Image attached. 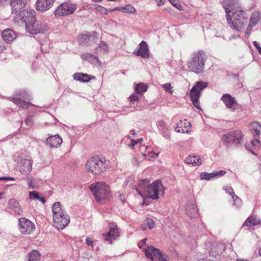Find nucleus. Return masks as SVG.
I'll list each match as a JSON object with an SVG mask.
<instances>
[{
    "label": "nucleus",
    "instance_id": "412c9836",
    "mask_svg": "<svg viewBox=\"0 0 261 261\" xmlns=\"http://www.w3.org/2000/svg\"><path fill=\"white\" fill-rule=\"evenodd\" d=\"M2 37L5 41L9 43L16 38V34L12 30L8 29L3 31Z\"/></svg>",
    "mask_w": 261,
    "mask_h": 261
},
{
    "label": "nucleus",
    "instance_id": "9b49d317",
    "mask_svg": "<svg viewBox=\"0 0 261 261\" xmlns=\"http://www.w3.org/2000/svg\"><path fill=\"white\" fill-rule=\"evenodd\" d=\"M36 13L34 10H28L27 9L20 11L15 16V19L17 21H21L25 24V27L28 23L32 21H35Z\"/></svg>",
    "mask_w": 261,
    "mask_h": 261
},
{
    "label": "nucleus",
    "instance_id": "bf43d9fd",
    "mask_svg": "<svg viewBox=\"0 0 261 261\" xmlns=\"http://www.w3.org/2000/svg\"><path fill=\"white\" fill-rule=\"evenodd\" d=\"M164 4V3L162 0H158L157 5L158 6H162Z\"/></svg>",
    "mask_w": 261,
    "mask_h": 261
},
{
    "label": "nucleus",
    "instance_id": "72a5a7b5",
    "mask_svg": "<svg viewBox=\"0 0 261 261\" xmlns=\"http://www.w3.org/2000/svg\"><path fill=\"white\" fill-rule=\"evenodd\" d=\"M122 11L129 14H134L136 12V9L133 5H127L122 7Z\"/></svg>",
    "mask_w": 261,
    "mask_h": 261
},
{
    "label": "nucleus",
    "instance_id": "3c124183",
    "mask_svg": "<svg viewBox=\"0 0 261 261\" xmlns=\"http://www.w3.org/2000/svg\"><path fill=\"white\" fill-rule=\"evenodd\" d=\"M256 143L259 144V145H261L260 142L258 140V139H255L254 140H252L251 141V144L253 146H255Z\"/></svg>",
    "mask_w": 261,
    "mask_h": 261
},
{
    "label": "nucleus",
    "instance_id": "f3484780",
    "mask_svg": "<svg viewBox=\"0 0 261 261\" xmlns=\"http://www.w3.org/2000/svg\"><path fill=\"white\" fill-rule=\"evenodd\" d=\"M134 54L143 58H148L149 57V54L147 43L144 41H142L139 44V48L134 51Z\"/></svg>",
    "mask_w": 261,
    "mask_h": 261
},
{
    "label": "nucleus",
    "instance_id": "37998d69",
    "mask_svg": "<svg viewBox=\"0 0 261 261\" xmlns=\"http://www.w3.org/2000/svg\"><path fill=\"white\" fill-rule=\"evenodd\" d=\"M214 177L215 176H221L226 174V171L224 170H220L218 172H213Z\"/></svg>",
    "mask_w": 261,
    "mask_h": 261
},
{
    "label": "nucleus",
    "instance_id": "603ef678",
    "mask_svg": "<svg viewBox=\"0 0 261 261\" xmlns=\"http://www.w3.org/2000/svg\"><path fill=\"white\" fill-rule=\"evenodd\" d=\"M99 5L97 4H93L91 6L90 8L93 10H97Z\"/></svg>",
    "mask_w": 261,
    "mask_h": 261
},
{
    "label": "nucleus",
    "instance_id": "680f3d73",
    "mask_svg": "<svg viewBox=\"0 0 261 261\" xmlns=\"http://www.w3.org/2000/svg\"><path fill=\"white\" fill-rule=\"evenodd\" d=\"M128 147H131L132 148H134V147L135 146V143L132 142L131 144H129L128 145Z\"/></svg>",
    "mask_w": 261,
    "mask_h": 261
},
{
    "label": "nucleus",
    "instance_id": "c9c22d12",
    "mask_svg": "<svg viewBox=\"0 0 261 261\" xmlns=\"http://www.w3.org/2000/svg\"><path fill=\"white\" fill-rule=\"evenodd\" d=\"M200 179L202 180H210V179L214 177L213 173H207L203 172L200 174Z\"/></svg>",
    "mask_w": 261,
    "mask_h": 261
},
{
    "label": "nucleus",
    "instance_id": "7c9ffc66",
    "mask_svg": "<svg viewBox=\"0 0 261 261\" xmlns=\"http://www.w3.org/2000/svg\"><path fill=\"white\" fill-rule=\"evenodd\" d=\"M29 199L31 200H38L42 202L43 203H44L45 202V200L44 198L41 197L40 196V194L36 191H31L29 193ZM41 195V194H40Z\"/></svg>",
    "mask_w": 261,
    "mask_h": 261
},
{
    "label": "nucleus",
    "instance_id": "338daca9",
    "mask_svg": "<svg viewBox=\"0 0 261 261\" xmlns=\"http://www.w3.org/2000/svg\"><path fill=\"white\" fill-rule=\"evenodd\" d=\"M5 49V47L4 46H1L0 45V52L3 51Z\"/></svg>",
    "mask_w": 261,
    "mask_h": 261
},
{
    "label": "nucleus",
    "instance_id": "2eb2a0df",
    "mask_svg": "<svg viewBox=\"0 0 261 261\" xmlns=\"http://www.w3.org/2000/svg\"><path fill=\"white\" fill-rule=\"evenodd\" d=\"M261 19V13L259 11H254L251 15L249 23L247 27V31L245 36L248 37L251 32L252 28L256 25Z\"/></svg>",
    "mask_w": 261,
    "mask_h": 261
},
{
    "label": "nucleus",
    "instance_id": "9d476101",
    "mask_svg": "<svg viewBox=\"0 0 261 261\" xmlns=\"http://www.w3.org/2000/svg\"><path fill=\"white\" fill-rule=\"evenodd\" d=\"M25 28L27 31L30 34L36 35L45 31L46 30L47 25L44 23L37 21L35 18V21L28 23Z\"/></svg>",
    "mask_w": 261,
    "mask_h": 261
},
{
    "label": "nucleus",
    "instance_id": "f257e3e1",
    "mask_svg": "<svg viewBox=\"0 0 261 261\" xmlns=\"http://www.w3.org/2000/svg\"><path fill=\"white\" fill-rule=\"evenodd\" d=\"M223 7L230 28L237 32L243 30L246 26L248 15L242 6L233 0H225Z\"/></svg>",
    "mask_w": 261,
    "mask_h": 261
},
{
    "label": "nucleus",
    "instance_id": "f704fd0d",
    "mask_svg": "<svg viewBox=\"0 0 261 261\" xmlns=\"http://www.w3.org/2000/svg\"><path fill=\"white\" fill-rule=\"evenodd\" d=\"M147 90V86L143 84V83H139L137 85H136L135 87V91L138 94H141L143 92H145Z\"/></svg>",
    "mask_w": 261,
    "mask_h": 261
},
{
    "label": "nucleus",
    "instance_id": "a211bd4d",
    "mask_svg": "<svg viewBox=\"0 0 261 261\" xmlns=\"http://www.w3.org/2000/svg\"><path fill=\"white\" fill-rule=\"evenodd\" d=\"M54 0H37L36 9L41 12L49 10L53 5Z\"/></svg>",
    "mask_w": 261,
    "mask_h": 261
},
{
    "label": "nucleus",
    "instance_id": "1a4fd4ad",
    "mask_svg": "<svg viewBox=\"0 0 261 261\" xmlns=\"http://www.w3.org/2000/svg\"><path fill=\"white\" fill-rule=\"evenodd\" d=\"M144 251L146 257L150 258L152 261H168L166 255H163L159 249L152 246L148 247Z\"/></svg>",
    "mask_w": 261,
    "mask_h": 261
},
{
    "label": "nucleus",
    "instance_id": "09e8293b",
    "mask_svg": "<svg viewBox=\"0 0 261 261\" xmlns=\"http://www.w3.org/2000/svg\"><path fill=\"white\" fill-rule=\"evenodd\" d=\"M158 125L159 127H162L163 128L166 127L165 122L163 120H160L158 123Z\"/></svg>",
    "mask_w": 261,
    "mask_h": 261
},
{
    "label": "nucleus",
    "instance_id": "b1692460",
    "mask_svg": "<svg viewBox=\"0 0 261 261\" xmlns=\"http://www.w3.org/2000/svg\"><path fill=\"white\" fill-rule=\"evenodd\" d=\"M186 214L191 218L196 216L198 214V210L194 202L188 203L186 207Z\"/></svg>",
    "mask_w": 261,
    "mask_h": 261
},
{
    "label": "nucleus",
    "instance_id": "13d9d810",
    "mask_svg": "<svg viewBox=\"0 0 261 261\" xmlns=\"http://www.w3.org/2000/svg\"><path fill=\"white\" fill-rule=\"evenodd\" d=\"M253 45H254V46H255L256 48H258V47H259V46H259V43H258L257 42H256V41H254V42H253Z\"/></svg>",
    "mask_w": 261,
    "mask_h": 261
},
{
    "label": "nucleus",
    "instance_id": "473e14b6",
    "mask_svg": "<svg viewBox=\"0 0 261 261\" xmlns=\"http://www.w3.org/2000/svg\"><path fill=\"white\" fill-rule=\"evenodd\" d=\"M40 254L38 251L33 250L29 254V261H40Z\"/></svg>",
    "mask_w": 261,
    "mask_h": 261
},
{
    "label": "nucleus",
    "instance_id": "c756f323",
    "mask_svg": "<svg viewBox=\"0 0 261 261\" xmlns=\"http://www.w3.org/2000/svg\"><path fill=\"white\" fill-rule=\"evenodd\" d=\"M12 101L19 107L27 108L32 104L30 102L22 100L19 98H12Z\"/></svg>",
    "mask_w": 261,
    "mask_h": 261
},
{
    "label": "nucleus",
    "instance_id": "ea45409f",
    "mask_svg": "<svg viewBox=\"0 0 261 261\" xmlns=\"http://www.w3.org/2000/svg\"><path fill=\"white\" fill-rule=\"evenodd\" d=\"M26 181L29 189H33L35 188V184L33 183V180L31 178H27Z\"/></svg>",
    "mask_w": 261,
    "mask_h": 261
},
{
    "label": "nucleus",
    "instance_id": "4d7b16f0",
    "mask_svg": "<svg viewBox=\"0 0 261 261\" xmlns=\"http://www.w3.org/2000/svg\"><path fill=\"white\" fill-rule=\"evenodd\" d=\"M120 199L123 202H125V196L124 195L120 194L119 195Z\"/></svg>",
    "mask_w": 261,
    "mask_h": 261
},
{
    "label": "nucleus",
    "instance_id": "8fccbe9b",
    "mask_svg": "<svg viewBox=\"0 0 261 261\" xmlns=\"http://www.w3.org/2000/svg\"><path fill=\"white\" fill-rule=\"evenodd\" d=\"M147 241L146 239L142 240L141 242H140L138 244V246L140 248H141L142 247V246L144 245L146 243V241Z\"/></svg>",
    "mask_w": 261,
    "mask_h": 261
},
{
    "label": "nucleus",
    "instance_id": "de8ad7c7",
    "mask_svg": "<svg viewBox=\"0 0 261 261\" xmlns=\"http://www.w3.org/2000/svg\"><path fill=\"white\" fill-rule=\"evenodd\" d=\"M86 242L87 245L93 247V241L90 238H87L86 239Z\"/></svg>",
    "mask_w": 261,
    "mask_h": 261
},
{
    "label": "nucleus",
    "instance_id": "20e7f679",
    "mask_svg": "<svg viewBox=\"0 0 261 261\" xmlns=\"http://www.w3.org/2000/svg\"><path fill=\"white\" fill-rule=\"evenodd\" d=\"M207 56L204 51L198 50L194 52L188 62V67L192 71L201 73L204 71Z\"/></svg>",
    "mask_w": 261,
    "mask_h": 261
},
{
    "label": "nucleus",
    "instance_id": "cd10ccee",
    "mask_svg": "<svg viewBox=\"0 0 261 261\" xmlns=\"http://www.w3.org/2000/svg\"><path fill=\"white\" fill-rule=\"evenodd\" d=\"M52 211L53 213V217H55V219L58 220V216H61V214L63 215V213L64 212L61 209L60 203L56 202L54 203L52 206Z\"/></svg>",
    "mask_w": 261,
    "mask_h": 261
},
{
    "label": "nucleus",
    "instance_id": "0e129e2a",
    "mask_svg": "<svg viewBox=\"0 0 261 261\" xmlns=\"http://www.w3.org/2000/svg\"><path fill=\"white\" fill-rule=\"evenodd\" d=\"M197 261H211L210 259H207V258H202V259H200Z\"/></svg>",
    "mask_w": 261,
    "mask_h": 261
},
{
    "label": "nucleus",
    "instance_id": "6ab92c4d",
    "mask_svg": "<svg viewBox=\"0 0 261 261\" xmlns=\"http://www.w3.org/2000/svg\"><path fill=\"white\" fill-rule=\"evenodd\" d=\"M27 3V0H10L12 13H16L24 8Z\"/></svg>",
    "mask_w": 261,
    "mask_h": 261
},
{
    "label": "nucleus",
    "instance_id": "49530a36",
    "mask_svg": "<svg viewBox=\"0 0 261 261\" xmlns=\"http://www.w3.org/2000/svg\"><path fill=\"white\" fill-rule=\"evenodd\" d=\"M172 5L179 10L181 11L182 9V6H181V5L180 4L177 3L176 1L175 2H174V3H173Z\"/></svg>",
    "mask_w": 261,
    "mask_h": 261
},
{
    "label": "nucleus",
    "instance_id": "423d86ee",
    "mask_svg": "<svg viewBox=\"0 0 261 261\" xmlns=\"http://www.w3.org/2000/svg\"><path fill=\"white\" fill-rule=\"evenodd\" d=\"M90 189L93 193L97 201L107 199L110 195L109 187L103 182H97L91 185L90 186Z\"/></svg>",
    "mask_w": 261,
    "mask_h": 261
},
{
    "label": "nucleus",
    "instance_id": "7ed1b4c3",
    "mask_svg": "<svg viewBox=\"0 0 261 261\" xmlns=\"http://www.w3.org/2000/svg\"><path fill=\"white\" fill-rule=\"evenodd\" d=\"M108 168V164L105 158L99 156H94L90 158L85 165L86 171L93 174H102Z\"/></svg>",
    "mask_w": 261,
    "mask_h": 261
},
{
    "label": "nucleus",
    "instance_id": "5701e85b",
    "mask_svg": "<svg viewBox=\"0 0 261 261\" xmlns=\"http://www.w3.org/2000/svg\"><path fill=\"white\" fill-rule=\"evenodd\" d=\"M62 142V139L59 135L50 136L47 139L46 143L50 147H58Z\"/></svg>",
    "mask_w": 261,
    "mask_h": 261
},
{
    "label": "nucleus",
    "instance_id": "6e6552de",
    "mask_svg": "<svg viewBox=\"0 0 261 261\" xmlns=\"http://www.w3.org/2000/svg\"><path fill=\"white\" fill-rule=\"evenodd\" d=\"M207 86V83L204 82H198L196 86L193 87L191 90L190 95L192 103L198 109H201L198 102L201 91Z\"/></svg>",
    "mask_w": 261,
    "mask_h": 261
},
{
    "label": "nucleus",
    "instance_id": "ddd939ff",
    "mask_svg": "<svg viewBox=\"0 0 261 261\" xmlns=\"http://www.w3.org/2000/svg\"><path fill=\"white\" fill-rule=\"evenodd\" d=\"M19 230L22 233L30 234L35 228V225L29 220L25 218L19 220Z\"/></svg>",
    "mask_w": 261,
    "mask_h": 261
},
{
    "label": "nucleus",
    "instance_id": "bb28decb",
    "mask_svg": "<svg viewBox=\"0 0 261 261\" xmlns=\"http://www.w3.org/2000/svg\"><path fill=\"white\" fill-rule=\"evenodd\" d=\"M74 80L80 81L83 82H88L91 79H95L94 76H90L89 75L86 73H75L73 75Z\"/></svg>",
    "mask_w": 261,
    "mask_h": 261
},
{
    "label": "nucleus",
    "instance_id": "4be33fe9",
    "mask_svg": "<svg viewBox=\"0 0 261 261\" xmlns=\"http://www.w3.org/2000/svg\"><path fill=\"white\" fill-rule=\"evenodd\" d=\"M119 232L118 228H111L109 232L106 234H102V238L103 240L108 241L110 243H112V240L115 239L116 237H118Z\"/></svg>",
    "mask_w": 261,
    "mask_h": 261
},
{
    "label": "nucleus",
    "instance_id": "f03ea898",
    "mask_svg": "<svg viewBox=\"0 0 261 261\" xmlns=\"http://www.w3.org/2000/svg\"><path fill=\"white\" fill-rule=\"evenodd\" d=\"M164 187L160 180H157L151 184H149L147 179L140 180L136 191L143 197H148L152 199L159 198V193L164 190Z\"/></svg>",
    "mask_w": 261,
    "mask_h": 261
},
{
    "label": "nucleus",
    "instance_id": "0eeeda50",
    "mask_svg": "<svg viewBox=\"0 0 261 261\" xmlns=\"http://www.w3.org/2000/svg\"><path fill=\"white\" fill-rule=\"evenodd\" d=\"M205 249L210 256L216 258L223 253L225 246L219 242H208L205 244Z\"/></svg>",
    "mask_w": 261,
    "mask_h": 261
},
{
    "label": "nucleus",
    "instance_id": "dca6fc26",
    "mask_svg": "<svg viewBox=\"0 0 261 261\" xmlns=\"http://www.w3.org/2000/svg\"><path fill=\"white\" fill-rule=\"evenodd\" d=\"M57 217L58 220L55 219V217L54 218V222L55 226L58 229H63L70 222L69 216L66 212L63 213V215L61 214V216Z\"/></svg>",
    "mask_w": 261,
    "mask_h": 261
},
{
    "label": "nucleus",
    "instance_id": "052dcab7",
    "mask_svg": "<svg viewBox=\"0 0 261 261\" xmlns=\"http://www.w3.org/2000/svg\"><path fill=\"white\" fill-rule=\"evenodd\" d=\"M25 123H27L28 125H30V123L31 122V120L30 118H27L25 120Z\"/></svg>",
    "mask_w": 261,
    "mask_h": 261
},
{
    "label": "nucleus",
    "instance_id": "c03bdc74",
    "mask_svg": "<svg viewBox=\"0 0 261 261\" xmlns=\"http://www.w3.org/2000/svg\"><path fill=\"white\" fill-rule=\"evenodd\" d=\"M147 225L150 229H152L154 226V223L151 219L148 218L147 219Z\"/></svg>",
    "mask_w": 261,
    "mask_h": 261
},
{
    "label": "nucleus",
    "instance_id": "69168bd1",
    "mask_svg": "<svg viewBox=\"0 0 261 261\" xmlns=\"http://www.w3.org/2000/svg\"><path fill=\"white\" fill-rule=\"evenodd\" d=\"M114 11H116V10H117V11H122V7H121V8H115L114 9Z\"/></svg>",
    "mask_w": 261,
    "mask_h": 261
},
{
    "label": "nucleus",
    "instance_id": "e433bc0d",
    "mask_svg": "<svg viewBox=\"0 0 261 261\" xmlns=\"http://www.w3.org/2000/svg\"><path fill=\"white\" fill-rule=\"evenodd\" d=\"M90 36L89 35H87L86 34H82L80 35L79 37V40L80 42L85 44L89 42L90 40Z\"/></svg>",
    "mask_w": 261,
    "mask_h": 261
},
{
    "label": "nucleus",
    "instance_id": "a878e982",
    "mask_svg": "<svg viewBox=\"0 0 261 261\" xmlns=\"http://www.w3.org/2000/svg\"><path fill=\"white\" fill-rule=\"evenodd\" d=\"M185 163L188 164L199 166L201 164L202 161L199 156L190 155L189 157L185 160Z\"/></svg>",
    "mask_w": 261,
    "mask_h": 261
},
{
    "label": "nucleus",
    "instance_id": "f8f14e48",
    "mask_svg": "<svg viewBox=\"0 0 261 261\" xmlns=\"http://www.w3.org/2000/svg\"><path fill=\"white\" fill-rule=\"evenodd\" d=\"M74 5L67 3L61 4L56 10L55 15L57 16H61L71 14L76 10Z\"/></svg>",
    "mask_w": 261,
    "mask_h": 261
},
{
    "label": "nucleus",
    "instance_id": "864d4df0",
    "mask_svg": "<svg viewBox=\"0 0 261 261\" xmlns=\"http://www.w3.org/2000/svg\"><path fill=\"white\" fill-rule=\"evenodd\" d=\"M132 163L134 165H139V161L137 160V159L135 157L133 158Z\"/></svg>",
    "mask_w": 261,
    "mask_h": 261
},
{
    "label": "nucleus",
    "instance_id": "a19ab883",
    "mask_svg": "<svg viewBox=\"0 0 261 261\" xmlns=\"http://www.w3.org/2000/svg\"><path fill=\"white\" fill-rule=\"evenodd\" d=\"M97 11L102 14L107 15L108 14L107 9L100 5H99Z\"/></svg>",
    "mask_w": 261,
    "mask_h": 261
},
{
    "label": "nucleus",
    "instance_id": "79ce46f5",
    "mask_svg": "<svg viewBox=\"0 0 261 261\" xmlns=\"http://www.w3.org/2000/svg\"><path fill=\"white\" fill-rule=\"evenodd\" d=\"M98 47L101 48L105 51H108L109 50L108 44L104 41H101L100 42Z\"/></svg>",
    "mask_w": 261,
    "mask_h": 261
},
{
    "label": "nucleus",
    "instance_id": "aec40b11",
    "mask_svg": "<svg viewBox=\"0 0 261 261\" xmlns=\"http://www.w3.org/2000/svg\"><path fill=\"white\" fill-rule=\"evenodd\" d=\"M32 161L29 159L22 160L20 163V171L24 175L28 174L32 170Z\"/></svg>",
    "mask_w": 261,
    "mask_h": 261
},
{
    "label": "nucleus",
    "instance_id": "58836bf2",
    "mask_svg": "<svg viewBox=\"0 0 261 261\" xmlns=\"http://www.w3.org/2000/svg\"><path fill=\"white\" fill-rule=\"evenodd\" d=\"M163 87L165 89V90L167 92H168L170 94H172L173 91L172 89V87L170 84L167 83L163 85Z\"/></svg>",
    "mask_w": 261,
    "mask_h": 261
},
{
    "label": "nucleus",
    "instance_id": "a18cd8bd",
    "mask_svg": "<svg viewBox=\"0 0 261 261\" xmlns=\"http://www.w3.org/2000/svg\"><path fill=\"white\" fill-rule=\"evenodd\" d=\"M130 101L133 103L134 101H138L139 100V97L136 94H132L129 97Z\"/></svg>",
    "mask_w": 261,
    "mask_h": 261
},
{
    "label": "nucleus",
    "instance_id": "39448f33",
    "mask_svg": "<svg viewBox=\"0 0 261 261\" xmlns=\"http://www.w3.org/2000/svg\"><path fill=\"white\" fill-rule=\"evenodd\" d=\"M243 137V135L240 130L231 131L223 135L222 141L227 147H237L241 144Z\"/></svg>",
    "mask_w": 261,
    "mask_h": 261
},
{
    "label": "nucleus",
    "instance_id": "6e6d98bb",
    "mask_svg": "<svg viewBox=\"0 0 261 261\" xmlns=\"http://www.w3.org/2000/svg\"><path fill=\"white\" fill-rule=\"evenodd\" d=\"M142 141V139H139L137 140H132V142L135 143V145L140 143Z\"/></svg>",
    "mask_w": 261,
    "mask_h": 261
},
{
    "label": "nucleus",
    "instance_id": "e2e57ef3",
    "mask_svg": "<svg viewBox=\"0 0 261 261\" xmlns=\"http://www.w3.org/2000/svg\"><path fill=\"white\" fill-rule=\"evenodd\" d=\"M168 131V128L167 127H165L163 128V133H166Z\"/></svg>",
    "mask_w": 261,
    "mask_h": 261
},
{
    "label": "nucleus",
    "instance_id": "774afa93",
    "mask_svg": "<svg viewBox=\"0 0 261 261\" xmlns=\"http://www.w3.org/2000/svg\"><path fill=\"white\" fill-rule=\"evenodd\" d=\"M257 50H258V52H259L260 54H261V47H260V46H259V47H258V48H257Z\"/></svg>",
    "mask_w": 261,
    "mask_h": 261
},
{
    "label": "nucleus",
    "instance_id": "2f4dec72",
    "mask_svg": "<svg viewBox=\"0 0 261 261\" xmlns=\"http://www.w3.org/2000/svg\"><path fill=\"white\" fill-rule=\"evenodd\" d=\"M259 223V221L254 216H250L246 220L244 224V226H251L257 225Z\"/></svg>",
    "mask_w": 261,
    "mask_h": 261
},
{
    "label": "nucleus",
    "instance_id": "c85d7f7f",
    "mask_svg": "<svg viewBox=\"0 0 261 261\" xmlns=\"http://www.w3.org/2000/svg\"><path fill=\"white\" fill-rule=\"evenodd\" d=\"M260 128L261 126L258 123L256 122H253L250 125V129L252 130V133L253 134L255 138L256 136L258 137L260 135Z\"/></svg>",
    "mask_w": 261,
    "mask_h": 261
},
{
    "label": "nucleus",
    "instance_id": "4c0bfd02",
    "mask_svg": "<svg viewBox=\"0 0 261 261\" xmlns=\"http://www.w3.org/2000/svg\"><path fill=\"white\" fill-rule=\"evenodd\" d=\"M225 191L227 193H228L229 195L232 196V197L233 199L234 202H235V197L237 199L238 197L237 195H236L233 191V189L231 187H227L225 188Z\"/></svg>",
    "mask_w": 261,
    "mask_h": 261
},
{
    "label": "nucleus",
    "instance_id": "393cba45",
    "mask_svg": "<svg viewBox=\"0 0 261 261\" xmlns=\"http://www.w3.org/2000/svg\"><path fill=\"white\" fill-rule=\"evenodd\" d=\"M8 206L10 209L13 210L16 214L21 215L22 209L16 200L14 199H10L8 202Z\"/></svg>",
    "mask_w": 261,
    "mask_h": 261
},
{
    "label": "nucleus",
    "instance_id": "4468645a",
    "mask_svg": "<svg viewBox=\"0 0 261 261\" xmlns=\"http://www.w3.org/2000/svg\"><path fill=\"white\" fill-rule=\"evenodd\" d=\"M221 100L224 103L225 105L231 111L234 112L238 108V103L234 98L229 94H225L222 97Z\"/></svg>",
    "mask_w": 261,
    "mask_h": 261
},
{
    "label": "nucleus",
    "instance_id": "5fc2aeb1",
    "mask_svg": "<svg viewBox=\"0 0 261 261\" xmlns=\"http://www.w3.org/2000/svg\"><path fill=\"white\" fill-rule=\"evenodd\" d=\"M83 57H85L87 59H89V58H90L91 57H93V55L92 54H91L87 53L85 55H83Z\"/></svg>",
    "mask_w": 261,
    "mask_h": 261
}]
</instances>
